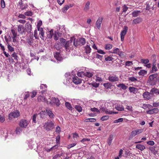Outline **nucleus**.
<instances>
[{
    "mask_svg": "<svg viewBox=\"0 0 159 159\" xmlns=\"http://www.w3.org/2000/svg\"><path fill=\"white\" fill-rule=\"evenodd\" d=\"M75 107L76 110L79 112H81L82 110V107L79 105H75Z\"/></svg>",
    "mask_w": 159,
    "mask_h": 159,
    "instance_id": "nucleus-45",
    "label": "nucleus"
},
{
    "mask_svg": "<svg viewBox=\"0 0 159 159\" xmlns=\"http://www.w3.org/2000/svg\"><path fill=\"white\" fill-rule=\"evenodd\" d=\"M73 6V4H68L65 5L62 9V11L63 12H66V11L70 8Z\"/></svg>",
    "mask_w": 159,
    "mask_h": 159,
    "instance_id": "nucleus-20",
    "label": "nucleus"
},
{
    "mask_svg": "<svg viewBox=\"0 0 159 159\" xmlns=\"http://www.w3.org/2000/svg\"><path fill=\"white\" fill-rule=\"evenodd\" d=\"M90 2L89 1H88L85 3L84 6V11L85 12L88 11L90 9Z\"/></svg>",
    "mask_w": 159,
    "mask_h": 159,
    "instance_id": "nucleus-17",
    "label": "nucleus"
},
{
    "mask_svg": "<svg viewBox=\"0 0 159 159\" xmlns=\"http://www.w3.org/2000/svg\"><path fill=\"white\" fill-rule=\"evenodd\" d=\"M112 48V46L111 44H107L105 45V48L106 50H109L111 49Z\"/></svg>",
    "mask_w": 159,
    "mask_h": 159,
    "instance_id": "nucleus-48",
    "label": "nucleus"
},
{
    "mask_svg": "<svg viewBox=\"0 0 159 159\" xmlns=\"http://www.w3.org/2000/svg\"><path fill=\"white\" fill-rule=\"evenodd\" d=\"M65 25L60 26L59 27V29L57 30L59 31V32L62 33L63 34L65 32Z\"/></svg>",
    "mask_w": 159,
    "mask_h": 159,
    "instance_id": "nucleus-31",
    "label": "nucleus"
},
{
    "mask_svg": "<svg viewBox=\"0 0 159 159\" xmlns=\"http://www.w3.org/2000/svg\"><path fill=\"white\" fill-rule=\"evenodd\" d=\"M127 30V27L125 26L124 27V30L121 32L120 34L121 40H124V36L126 33Z\"/></svg>",
    "mask_w": 159,
    "mask_h": 159,
    "instance_id": "nucleus-16",
    "label": "nucleus"
},
{
    "mask_svg": "<svg viewBox=\"0 0 159 159\" xmlns=\"http://www.w3.org/2000/svg\"><path fill=\"white\" fill-rule=\"evenodd\" d=\"M22 131V129L21 128H17L16 129V133L17 134H19Z\"/></svg>",
    "mask_w": 159,
    "mask_h": 159,
    "instance_id": "nucleus-59",
    "label": "nucleus"
},
{
    "mask_svg": "<svg viewBox=\"0 0 159 159\" xmlns=\"http://www.w3.org/2000/svg\"><path fill=\"white\" fill-rule=\"evenodd\" d=\"M150 92L156 95H159V89L153 88L151 89Z\"/></svg>",
    "mask_w": 159,
    "mask_h": 159,
    "instance_id": "nucleus-33",
    "label": "nucleus"
},
{
    "mask_svg": "<svg viewBox=\"0 0 159 159\" xmlns=\"http://www.w3.org/2000/svg\"><path fill=\"white\" fill-rule=\"evenodd\" d=\"M43 127L47 131L51 130L54 128V123L52 121H48L45 123Z\"/></svg>",
    "mask_w": 159,
    "mask_h": 159,
    "instance_id": "nucleus-3",
    "label": "nucleus"
},
{
    "mask_svg": "<svg viewBox=\"0 0 159 159\" xmlns=\"http://www.w3.org/2000/svg\"><path fill=\"white\" fill-rule=\"evenodd\" d=\"M30 93L29 92H25V93L24 94V99L25 100V99H27L28 98L30 97Z\"/></svg>",
    "mask_w": 159,
    "mask_h": 159,
    "instance_id": "nucleus-51",
    "label": "nucleus"
},
{
    "mask_svg": "<svg viewBox=\"0 0 159 159\" xmlns=\"http://www.w3.org/2000/svg\"><path fill=\"white\" fill-rule=\"evenodd\" d=\"M7 48L8 50L11 52L13 51L14 50L13 48L9 44L7 45Z\"/></svg>",
    "mask_w": 159,
    "mask_h": 159,
    "instance_id": "nucleus-63",
    "label": "nucleus"
},
{
    "mask_svg": "<svg viewBox=\"0 0 159 159\" xmlns=\"http://www.w3.org/2000/svg\"><path fill=\"white\" fill-rule=\"evenodd\" d=\"M95 77V78H94L95 79L96 82H102V78L98 77V76H96Z\"/></svg>",
    "mask_w": 159,
    "mask_h": 159,
    "instance_id": "nucleus-55",
    "label": "nucleus"
},
{
    "mask_svg": "<svg viewBox=\"0 0 159 159\" xmlns=\"http://www.w3.org/2000/svg\"><path fill=\"white\" fill-rule=\"evenodd\" d=\"M159 109L158 108H154L147 111L146 113L147 114L152 115L154 113H157Z\"/></svg>",
    "mask_w": 159,
    "mask_h": 159,
    "instance_id": "nucleus-13",
    "label": "nucleus"
},
{
    "mask_svg": "<svg viewBox=\"0 0 159 159\" xmlns=\"http://www.w3.org/2000/svg\"><path fill=\"white\" fill-rule=\"evenodd\" d=\"M129 80L131 81L132 82H135L136 81H138L137 78L134 77H130L128 78Z\"/></svg>",
    "mask_w": 159,
    "mask_h": 159,
    "instance_id": "nucleus-53",
    "label": "nucleus"
},
{
    "mask_svg": "<svg viewBox=\"0 0 159 159\" xmlns=\"http://www.w3.org/2000/svg\"><path fill=\"white\" fill-rule=\"evenodd\" d=\"M141 13L140 11H134L132 13V15L133 17H136L138 15Z\"/></svg>",
    "mask_w": 159,
    "mask_h": 159,
    "instance_id": "nucleus-36",
    "label": "nucleus"
},
{
    "mask_svg": "<svg viewBox=\"0 0 159 159\" xmlns=\"http://www.w3.org/2000/svg\"><path fill=\"white\" fill-rule=\"evenodd\" d=\"M113 60V58L110 56L105 58V60L107 61H111Z\"/></svg>",
    "mask_w": 159,
    "mask_h": 159,
    "instance_id": "nucleus-58",
    "label": "nucleus"
},
{
    "mask_svg": "<svg viewBox=\"0 0 159 159\" xmlns=\"http://www.w3.org/2000/svg\"><path fill=\"white\" fill-rule=\"evenodd\" d=\"M96 121V119L93 118H88L84 120L85 122H95Z\"/></svg>",
    "mask_w": 159,
    "mask_h": 159,
    "instance_id": "nucleus-44",
    "label": "nucleus"
},
{
    "mask_svg": "<svg viewBox=\"0 0 159 159\" xmlns=\"http://www.w3.org/2000/svg\"><path fill=\"white\" fill-rule=\"evenodd\" d=\"M60 137L59 135L57 136L56 138V142L57 143L59 144L60 143Z\"/></svg>",
    "mask_w": 159,
    "mask_h": 159,
    "instance_id": "nucleus-60",
    "label": "nucleus"
},
{
    "mask_svg": "<svg viewBox=\"0 0 159 159\" xmlns=\"http://www.w3.org/2000/svg\"><path fill=\"white\" fill-rule=\"evenodd\" d=\"M74 45L75 47L84 45L86 43V40H73Z\"/></svg>",
    "mask_w": 159,
    "mask_h": 159,
    "instance_id": "nucleus-10",
    "label": "nucleus"
},
{
    "mask_svg": "<svg viewBox=\"0 0 159 159\" xmlns=\"http://www.w3.org/2000/svg\"><path fill=\"white\" fill-rule=\"evenodd\" d=\"M29 122L26 120L22 119L21 120L20 122L19 125L22 128H26L28 124H29Z\"/></svg>",
    "mask_w": 159,
    "mask_h": 159,
    "instance_id": "nucleus-9",
    "label": "nucleus"
},
{
    "mask_svg": "<svg viewBox=\"0 0 159 159\" xmlns=\"http://www.w3.org/2000/svg\"><path fill=\"white\" fill-rule=\"evenodd\" d=\"M149 150L154 154H155L157 153V151L155 149V147H150L149 148Z\"/></svg>",
    "mask_w": 159,
    "mask_h": 159,
    "instance_id": "nucleus-46",
    "label": "nucleus"
},
{
    "mask_svg": "<svg viewBox=\"0 0 159 159\" xmlns=\"http://www.w3.org/2000/svg\"><path fill=\"white\" fill-rule=\"evenodd\" d=\"M20 8L21 10H23L25 9H26L28 7V5L27 4H23L20 7Z\"/></svg>",
    "mask_w": 159,
    "mask_h": 159,
    "instance_id": "nucleus-54",
    "label": "nucleus"
},
{
    "mask_svg": "<svg viewBox=\"0 0 159 159\" xmlns=\"http://www.w3.org/2000/svg\"><path fill=\"white\" fill-rule=\"evenodd\" d=\"M77 75L79 77H84L85 76V72L83 71L78 72L77 73Z\"/></svg>",
    "mask_w": 159,
    "mask_h": 159,
    "instance_id": "nucleus-39",
    "label": "nucleus"
},
{
    "mask_svg": "<svg viewBox=\"0 0 159 159\" xmlns=\"http://www.w3.org/2000/svg\"><path fill=\"white\" fill-rule=\"evenodd\" d=\"M37 92L36 91H33L31 93V98H34L36 95Z\"/></svg>",
    "mask_w": 159,
    "mask_h": 159,
    "instance_id": "nucleus-61",
    "label": "nucleus"
},
{
    "mask_svg": "<svg viewBox=\"0 0 159 159\" xmlns=\"http://www.w3.org/2000/svg\"><path fill=\"white\" fill-rule=\"evenodd\" d=\"M38 116V115L37 114H34L33 116L32 119V123L35 124L37 122L36 120V118Z\"/></svg>",
    "mask_w": 159,
    "mask_h": 159,
    "instance_id": "nucleus-38",
    "label": "nucleus"
},
{
    "mask_svg": "<svg viewBox=\"0 0 159 159\" xmlns=\"http://www.w3.org/2000/svg\"><path fill=\"white\" fill-rule=\"evenodd\" d=\"M143 96L144 98L147 100L150 99L151 98L150 93L148 92H146L144 93L143 94Z\"/></svg>",
    "mask_w": 159,
    "mask_h": 159,
    "instance_id": "nucleus-23",
    "label": "nucleus"
},
{
    "mask_svg": "<svg viewBox=\"0 0 159 159\" xmlns=\"http://www.w3.org/2000/svg\"><path fill=\"white\" fill-rule=\"evenodd\" d=\"M38 100L39 101L45 102L47 104H49V102L48 101L44 96H39L38 98Z\"/></svg>",
    "mask_w": 159,
    "mask_h": 159,
    "instance_id": "nucleus-21",
    "label": "nucleus"
},
{
    "mask_svg": "<svg viewBox=\"0 0 159 159\" xmlns=\"http://www.w3.org/2000/svg\"><path fill=\"white\" fill-rule=\"evenodd\" d=\"M64 153H61L60 154H57L52 158V159H60V157L61 156H63Z\"/></svg>",
    "mask_w": 159,
    "mask_h": 159,
    "instance_id": "nucleus-42",
    "label": "nucleus"
},
{
    "mask_svg": "<svg viewBox=\"0 0 159 159\" xmlns=\"http://www.w3.org/2000/svg\"><path fill=\"white\" fill-rule=\"evenodd\" d=\"M20 112L18 111H16L10 113L9 115V119L11 120L12 118H17L20 116Z\"/></svg>",
    "mask_w": 159,
    "mask_h": 159,
    "instance_id": "nucleus-7",
    "label": "nucleus"
},
{
    "mask_svg": "<svg viewBox=\"0 0 159 159\" xmlns=\"http://www.w3.org/2000/svg\"><path fill=\"white\" fill-rule=\"evenodd\" d=\"M63 35V34L59 32L58 30L55 31L53 34V39L54 40H65L64 39L61 38Z\"/></svg>",
    "mask_w": 159,
    "mask_h": 159,
    "instance_id": "nucleus-5",
    "label": "nucleus"
},
{
    "mask_svg": "<svg viewBox=\"0 0 159 159\" xmlns=\"http://www.w3.org/2000/svg\"><path fill=\"white\" fill-rule=\"evenodd\" d=\"M115 136L113 134L110 135L107 139V143L110 146L111 143L112 141L114 138Z\"/></svg>",
    "mask_w": 159,
    "mask_h": 159,
    "instance_id": "nucleus-22",
    "label": "nucleus"
},
{
    "mask_svg": "<svg viewBox=\"0 0 159 159\" xmlns=\"http://www.w3.org/2000/svg\"><path fill=\"white\" fill-rule=\"evenodd\" d=\"M149 60L148 59H141V62L142 63L146 64L149 62Z\"/></svg>",
    "mask_w": 159,
    "mask_h": 159,
    "instance_id": "nucleus-49",
    "label": "nucleus"
},
{
    "mask_svg": "<svg viewBox=\"0 0 159 159\" xmlns=\"http://www.w3.org/2000/svg\"><path fill=\"white\" fill-rule=\"evenodd\" d=\"M109 117L108 116H102L101 118V120L102 121H105L107 120H108L109 118Z\"/></svg>",
    "mask_w": 159,
    "mask_h": 159,
    "instance_id": "nucleus-52",
    "label": "nucleus"
},
{
    "mask_svg": "<svg viewBox=\"0 0 159 159\" xmlns=\"http://www.w3.org/2000/svg\"><path fill=\"white\" fill-rule=\"evenodd\" d=\"M152 107V106L149 104H143L142 107L145 109L147 108H150Z\"/></svg>",
    "mask_w": 159,
    "mask_h": 159,
    "instance_id": "nucleus-50",
    "label": "nucleus"
},
{
    "mask_svg": "<svg viewBox=\"0 0 159 159\" xmlns=\"http://www.w3.org/2000/svg\"><path fill=\"white\" fill-rule=\"evenodd\" d=\"M136 148L141 151H143L146 148L145 146L140 144L136 145Z\"/></svg>",
    "mask_w": 159,
    "mask_h": 159,
    "instance_id": "nucleus-28",
    "label": "nucleus"
},
{
    "mask_svg": "<svg viewBox=\"0 0 159 159\" xmlns=\"http://www.w3.org/2000/svg\"><path fill=\"white\" fill-rule=\"evenodd\" d=\"M31 25L27 23L25 25V30L28 32H30L31 30Z\"/></svg>",
    "mask_w": 159,
    "mask_h": 159,
    "instance_id": "nucleus-24",
    "label": "nucleus"
},
{
    "mask_svg": "<svg viewBox=\"0 0 159 159\" xmlns=\"http://www.w3.org/2000/svg\"><path fill=\"white\" fill-rule=\"evenodd\" d=\"M49 104L51 105L55 104L58 107L60 104L59 100L58 98H52L51 101L49 102Z\"/></svg>",
    "mask_w": 159,
    "mask_h": 159,
    "instance_id": "nucleus-8",
    "label": "nucleus"
},
{
    "mask_svg": "<svg viewBox=\"0 0 159 159\" xmlns=\"http://www.w3.org/2000/svg\"><path fill=\"white\" fill-rule=\"evenodd\" d=\"M54 57L57 60L61 61L62 59V57L60 54L58 52L54 54Z\"/></svg>",
    "mask_w": 159,
    "mask_h": 159,
    "instance_id": "nucleus-18",
    "label": "nucleus"
},
{
    "mask_svg": "<svg viewBox=\"0 0 159 159\" xmlns=\"http://www.w3.org/2000/svg\"><path fill=\"white\" fill-rule=\"evenodd\" d=\"M105 113L106 114H117V112H115L113 111H111L109 110L108 109H106V111H105Z\"/></svg>",
    "mask_w": 159,
    "mask_h": 159,
    "instance_id": "nucleus-47",
    "label": "nucleus"
},
{
    "mask_svg": "<svg viewBox=\"0 0 159 159\" xmlns=\"http://www.w3.org/2000/svg\"><path fill=\"white\" fill-rule=\"evenodd\" d=\"M53 31L51 30L50 31L48 32L47 34V37L48 39L53 38Z\"/></svg>",
    "mask_w": 159,
    "mask_h": 159,
    "instance_id": "nucleus-30",
    "label": "nucleus"
},
{
    "mask_svg": "<svg viewBox=\"0 0 159 159\" xmlns=\"http://www.w3.org/2000/svg\"><path fill=\"white\" fill-rule=\"evenodd\" d=\"M112 53L116 54L121 56L123 55V52L121 51L120 50L117 48H114Z\"/></svg>",
    "mask_w": 159,
    "mask_h": 159,
    "instance_id": "nucleus-11",
    "label": "nucleus"
},
{
    "mask_svg": "<svg viewBox=\"0 0 159 159\" xmlns=\"http://www.w3.org/2000/svg\"><path fill=\"white\" fill-rule=\"evenodd\" d=\"M91 110L93 112H99V111L98 110V109L95 107H94L93 108H91Z\"/></svg>",
    "mask_w": 159,
    "mask_h": 159,
    "instance_id": "nucleus-64",
    "label": "nucleus"
},
{
    "mask_svg": "<svg viewBox=\"0 0 159 159\" xmlns=\"http://www.w3.org/2000/svg\"><path fill=\"white\" fill-rule=\"evenodd\" d=\"M33 41V40H28L26 42V43H28L29 45L33 46L34 45Z\"/></svg>",
    "mask_w": 159,
    "mask_h": 159,
    "instance_id": "nucleus-62",
    "label": "nucleus"
},
{
    "mask_svg": "<svg viewBox=\"0 0 159 159\" xmlns=\"http://www.w3.org/2000/svg\"><path fill=\"white\" fill-rule=\"evenodd\" d=\"M65 76L66 78V81H64L63 83L64 84H69L72 81L77 84L81 83V80L77 76H75L73 73H66L65 74Z\"/></svg>",
    "mask_w": 159,
    "mask_h": 159,
    "instance_id": "nucleus-1",
    "label": "nucleus"
},
{
    "mask_svg": "<svg viewBox=\"0 0 159 159\" xmlns=\"http://www.w3.org/2000/svg\"><path fill=\"white\" fill-rule=\"evenodd\" d=\"M116 109L118 111H123L124 110V108L123 106L120 105H117L115 106Z\"/></svg>",
    "mask_w": 159,
    "mask_h": 159,
    "instance_id": "nucleus-32",
    "label": "nucleus"
},
{
    "mask_svg": "<svg viewBox=\"0 0 159 159\" xmlns=\"http://www.w3.org/2000/svg\"><path fill=\"white\" fill-rule=\"evenodd\" d=\"M156 65H152V69L150 71V73H155L158 70L157 68L156 67Z\"/></svg>",
    "mask_w": 159,
    "mask_h": 159,
    "instance_id": "nucleus-41",
    "label": "nucleus"
},
{
    "mask_svg": "<svg viewBox=\"0 0 159 159\" xmlns=\"http://www.w3.org/2000/svg\"><path fill=\"white\" fill-rule=\"evenodd\" d=\"M69 40H60L56 42L55 45V48L57 50H60L62 47H64L66 49H69L71 43Z\"/></svg>",
    "mask_w": 159,
    "mask_h": 159,
    "instance_id": "nucleus-2",
    "label": "nucleus"
},
{
    "mask_svg": "<svg viewBox=\"0 0 159 159\" xmlns=\"http://www.w3.org/2000/svg\"><path fill=\"white\" fill-rule=\"evenodd\" d=\"M147 73V71L144 70H141L138 73V74L139 75L142 76H143L146 74Z\"/></svg>",
    "mask_w": 159,
    "mask_h": 159,
    "instance_id": "nucleus-43",
    "label": "nucleus"
},
{
    "mask_svg": "<svg viewBox=\"0 0 159 159\" xmlns=\"http://www.w3.org/2000/svg\"><path fill=\"white\" fill-rule=\"evenodd\" d=\"M142 19L140 17H138L133 20V24H139L142 22Z\"/></svg>",
    "mask_w": 159,
    "mask_h": 159,
    "instance_id": "nucleus-26",
    "label": "nucleus"
},
{
    "mask_svg": "<svg viewBox=\"0 0 159 159\" xmlns=\"http://www.w3.org/2000/svg\"><path fill=\"white\" fill-rule=\"evenodd\" d=\"M25 15L26 16H31L33 15V13L31 11H28L25 13Z\"/></svg>",
    "mask_w": 159,
    "mask_h": 159,
    "instance_id": "nucleus-57",
    "label": "nucleus"
},
{
    "mask_svg": "<svg viewBox=\"0 0 159 159\" xmlns=\"http://www.w3.org/2000/svg\"><path fill=\"white\" fill-rule=\"evenodd\" d=\"M65 105L66 107L67 108V109H69V110H72L73 108L71 107V104H70V103L69 102H66L65 103Z\"/></svg>",
    "mask_w": 159,
    "mask_h": 159,
    "instance_id": "nucleus-40",
    "label": "nucleus"
},
{
    "mask_svg": "<svg viewBox=\"0 0 159 159\" xmlns=\"http://www.w3.org/2000/svg\"><path fill=\"white\" fill-rule=\"evenodd\" d=\"M11 32L12 34L13 40H16V39H17L16 32L14 30H11Z\"/></svg>",
    "mask_w": 159,
    "mask_h": 159,
    "instance_id": "nucleus-34",
    "label": "nucleus"
},
{
    "mask_svg": "<svg viewBox=\"0 0 159 159\" xmlns=\"http://www.w3.org/2000/svg\"><path fill=\"white\" fill-rule=\"evenodd\" d=\"M93 74L94 73L93 72L86 71L85 72V76L89 78H90L93 76Z\"/></svg>",
    "mask_w": 159,
    "mask_h": 159,
    "instance_id": "nucleus-37",
    "label": "nucleus"
},
{
    "mask_svg": "<svg viewBox=\"0 0 159 159\" xmlns=\"http://www.w3.org/2000/svg\"><path fill=\"white\" fill-rule=\"evenodd\" d=\"M129 89L130 92L133 93H136L138 91L137 89L133 87H130Z\"/></svg>",
    "mask_w": 159,
    "mask_h": 159,
    "instance_id": "nucleus-35",
    "label": "nucleus"
},
{
    "mask_svg": "<svg viewBox=\"0 0 159 159\" xmlns=\"http://www.w3.org/2000/svg\"><path fill=\"white\" fill-rule=\"evenodd\" d=\"M143 129H135L131 133L129 137V139H131L136 135L142 133L143 132Z\"/></svg>",
    "mask_w": 159,
    "mask_h": 159,
    "instance_id": "nucleus-4",
    "label": "nucleus"
},
{
    "mask_svg": "<svg viewBox=\"0 0 159 159\" xmlns=\"http://www.w3.org/2000/svg\"><path fill=\"white\" fill-rule=\"evenodd\" d=\"M38 30L39 31V35L40 37L42 39H43V36L44 34V33L43 32V28H39L38 29Z\"/></svg>",
    "mask_w": 159,
    "mask_h": 159,
    "instance_id": "nucleus-27",
    "label": "nucleus"
},
{
    "mask_svg": "<svg viewBox=\"0 0 159 159\" xmlns=\"http://www.w3.org/2000/svg\"><path fill=\"white\" fill-rule=\"evenodd\" d=\"M103 19V17H99L96 22V26L98 29H99L101 27V25Z\"/></svg>",
    "mask_w": 159,
    "mask_h": 159,
    "instance_id": "nucleus-14",
    "label": "nucleus"
},
{
    "mask_svg": "<svg viewBox=\"0 0 159 159\" xmlns=\"http://www.w3.org/2000/svg\"><path fill=\"white\" fill-rule=\"evenodd\" d=\"M18 31L19 33L23 34L25 33V30L22 25H19L18 26Z\"/></svg>",
    "mask_w": 159,
    "mask_h": 159,
    "instance_id": "nucleus-19",
    "label": "nucleus"
},
{
    "mask_svg": "<svg viewBox=\"0 0 159 159\" xmlns=\"http://www.w3.org/2000/svg\"><path fill=\"white\" fill-rule=\"evenodd\" d=\"M117 86L124 90L126 89L127 88V86L123 84H119L117 85Z\"/></svg>",
    "mask_w": 159,
    "mask_h": 159,
    "instance_id": "nucleus-29",
    "label": "nucleus"
},
{
    "mask_svg": "<svg viewBox=\"0 0 159 159\" xmlns=\"http://www.w3.org/2000/svg\"><path fill=\"white\" fill-rule=\"evenodd\" d=\"M46 110L48 115L50 118L53 119L55 115L50 109L49 108H47L46 109Z\"/></svg>",
    "mask_w": 159,
    "mask_h": 159,
    "instance_id": "nucleus-12",
    "label": "nucleus"
},
{
    "mask_svg": "<svg viewBox=\"0 0 159 159\" xmlns=\"http://www.w3.org/2000/svg\"><path fill=\"white\" fill-rule=\"evenodd\" d=\"M108 79L109 81L111 82L118 81L119 80V79L118 77L116 75L110 76L108 78Z\"/></svg>",
    "mask_w": 159,
    "mask_h": 159,
    "instance_id": "nucleus-15",
    "label": "nucleus"
},
{
    "mask_svg": "<svg viewBox=\"0 0 159 159\" xmlns=\"http://www.w3.org/2000/svg\"><path fill=\"white\" fill-rule=\"evenodd\" d=\"M123 121V118H120L118 119L115 120L113 123H117L119 122H122Z\"/></svg>",
    "mask_w": 159,
    "mask_h": 159,
    "instance_id": "nucleus-56",
    "label": "nucleus"
},
{
    "mask_svg": "<svg viewBox=\"0 0 159 159\" xmlns=\"http://www.w3.org/2000/svg\"><path fill=\"white\" fill-rule=\"evenodd\" d=\"M85 52L87 54H89L91 52V49L90 47V45L88 43H87V44L85 47Z\"/></svg>",
    "mask_w": 159,
    "mask_h": 159,
    "instance_id": "nucleus-25",
    "label": "nucleus"
},
{
    "mask_svg": "<svg viewBox=\"0 0 159 159\" xmlns=\"http://www.w3.org/2000/svg\"><path fill=\"white\" fill-rule=\"evenodd\" d=\"M158 76L157 73H154V74L150 75L149 77L148 81L149 82L153 83L154 84H156V82L157 77Z\"/></svg>",
    "mask_w": 159,
    "mask_h": 159,
    "instance_id": "nucleus-6",
    "label": "nucleus"
}]
</instances>
